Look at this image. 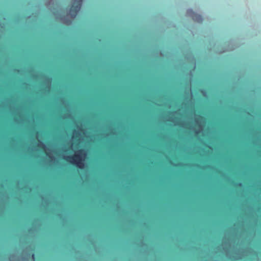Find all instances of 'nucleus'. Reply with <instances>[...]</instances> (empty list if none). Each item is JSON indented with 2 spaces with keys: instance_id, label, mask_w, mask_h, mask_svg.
Masks as SVG:
<instances>
[{
  "instance_id": "obj_2",
  "label": "nucleus",
  "mask_w": 261,
  "mask_h": 261,
  "mask_svg": "<svg viewBox=\"0 0 261 261\" xmlns=\"http://www.w3.org/2000/svg\"><path fill=\"white\" fill-rule=\"evenodd\" d=\"M82 0H79L75 5H72L69 10L70 15L72 18H74L82 6Z\"/></svg>"
},
{
  "instance_id": "obj_3",
  "label": "nucleus",
  "mask_w": 261,
  "mask_h": 261,
  "mask_svg": "<svg viewBox=\"0 0 261 261\" xmlns=\"http://www.w3.org/2000/svg\"><path fill=\"white\" fill-rule=\"evenodd\" d=\"M189 12L192 13V17L193 19L198 22L202 21V19L201 16L195 14L192 10H190Z\"/></svg>"
},
{
  "instance_id": "obj_1",
  "label": "nucleus",
  "mask_w": 261,
  "mask_h": 261,
  "mask_svg": "<svg viewBox=\"0 0 261 261\" xmlns=\"http://www.w3.org/2000/svg\"><path fill=\"white\" fill-rule=\"evenodd\" d=\"M85 156V151L83 149H81L79 150L74 155L68 156L65 160L77 168L82 169L84 167V161Z\"/></svg>"
}]
</instances>
